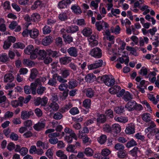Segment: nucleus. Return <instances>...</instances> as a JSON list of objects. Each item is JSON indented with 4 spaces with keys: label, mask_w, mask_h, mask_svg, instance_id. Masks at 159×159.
<instances>
[{
    "label": "nucleus",
    "mask_w": 159,
    "mask_h": 159,
    "mask_svg": "<svg viewBox=\"0 0 159 159\" xmlns=\"http://www.w3.org/2000/svg\"><path fill=\"white\" fill-rule=\"evenodd\" d=\"M67 84L69 89H73L78 86V82L75 79H71L69 80Z\"/></svg>",
    "instance_id": "obj_17"
},
{
    "label": "nucleus",
    "mask_w": 159,
    "mask_h": 159,
    "mask_svg": "<svg viewBox=\"0 0 159 159\" xmlns=\"http://www.w3.org/2000/svg\"><path fill=\"white\" fill-rule=\"evenodd\" d=\"M120 87L118 85H115L113 87L110 88L109 90V93L112 94L117 93L120 90Z\"/></svg>",
    "instance_id": "obj_21"
},
{
    "label": "nucleus",
    "mask_w": 159,
    "mask_h": 159,
    "mask_svg": "<svg viewBox=\"0 0 159 159\" xmlns=\"http://www.w3.org/2000/svg\"><path fill=\"white\" fill-rule=\"evenodd\" d=\"M33 114V112L31 111L28 112L27 111H23L21 112V118L23 120L27 119Z\"/></svg>",
    "instance_id": "obj_13"
},
{
    "label": "nucleus",
    "mask_w": 159,
    "mask_h": 159,
    "mask_svg": "<svg viewBox=\"0 0 159 159\" xmlns=\"http://www.w3.org/2000/svg\"><path fill=\"white\" fill-rule=\"evenodd\" d=\"M96 28L98 31H100L103 28L102 21H97L95 23Z\"/></svg>",
    "instance_id": "obj_54"
},
{
    "label": "nucleus",
    "mask_w": 159,
    "mask_h": 159,
    "mask_svg": "<svg viewBox=\"0 0 159 159\" xmlns=\"http://www.w3.org/2000/svg\"><path fill=\"white\" fill-rule=\"evenodd\" d=\"M91 100L89 99H86L84 100L83 102V105L87 109L90 108Z\"/></svg>",
    "instance_id": "obj_35"
},
{
    "label": "nucleus",
    "mask_w": 159,
    "mask_h": 159,
    "mask_svg": "<svg viewBox=\"0 0 159 159\" xmlns=\"http://www.w3.org/2000/svg\"><path fill=\"white\" fill-rule=\"evenodd\" d=\"M107 120L106 116L104 115L101 114L99 116L97 119V121L101 123H104Z\"/></svg>",
    "instance_id": "obj_38"
},
{
    "label": "nucleus",
    "mask_w": 159,
    "mask_h": 159,
    "mask_svg": "<svg viewBox=\"0 0 159 159\" xmlns=\"http://www.w3.org/2000/svg\"><path fill=\"white\" fill-rule=\"evenodd\" d=\"M43 6V4L42 2L39 0H37L34 2L33 5L31 7V8L33 10H35L39 7H42Z\"/></svg>",
    "instance_id": "obj_26"
},
{
    "label": "nucleus",
    "mask_w": 159,
    "mask_h": 159,
    "mask_svg": "<svg viewBox=\"0 0 159 159\" xmlns=\"http://www.w3.org/2000/svg\"><path fill=\"white\" fill-rule=\"evenodd\" d=\"M45 87L43 86H39L37 88L36 92L39 94H42L45 90Z\"/></svg>",
    "instance_id": "obj_57"
},
{
    "label": "nucleus",
    "mask_w": 159,
    "mask_h": 159,
    "mask_svg": "<svg viewBox=\"0 0 159 159\" xmlns=\"http://www.w3.org/2000/svg\"><path fill=\"white\" fill-rule=\"evenodd\" d=\"M147 69L145 68L144 67H142L139 72V73L142 75H147Z\"/></svg>",
    "instance_id": "obj_64"
},
{
    "label": "nucleus",
    "mask_w": 159,
    "mask_h": 159,
    "mask_svg": "<svg viewBox=\"0 0 159 159\" xmlns=\"http://www.w3.org/2000/svg\"><path fill=\"white\" fill-rule=\"evenodd\" d=\"M62 37L64 38V41L66 43H70L73 41V38L70 35L64 34H63Z\"/></svg>",
    "instance_id": "obj_30"
},
{
    "label": "nucleus",
    "mask_w": 159,
    "mask_h": 159,
    "mask_svg": "<svg viewBox=\"0 0 159 159\" xmlns=\"http://www.w3.org/2000/svg\"><path fill=\"white\" fill-rule=\"evenodd\" d=\"M37 52L38 56H39L42 59H44L47 54V51H45L44 50H38Z\"/></svg>",
    "instance_id": "obj_27"
},
{
    "label": "nucleus",
    "mask_w": 159,
    "mask_h": 159,
    "mask_svg": "<svg viewBox=\"0 0 159 159\" xmlns=\"http://www.w3.org/2000/svg\"><path fill=\"white\" fill-rule=\"evenodd\" d=\"M103 61L102 60H98L95 61V63L88 65V68L89 70L96 69L102 66Z\"/></svg>",
    "instance_id": "obj_5"
},
{
    "label": "nucleus",
    "mask_w": 159,
    "mask_h": 159,
    "mask_svg": "<svg viewBox=\"0 0 159 159\" xmlns=\"http://www.w3.org/2000/svg\"><path fill=\"white\" fill-rule=\"evenodd\" d=\"M125 107L129 111H131L134 110L140 111L142 110L143 107L140 104H138L134 100L129 101L125 105Z\"/></svg>",
    "instance_id": "obj_2"
},
{
    "label": "nucleus",
    "mask_w": 159,
    "mask_h": 159,
    "mask_svg": "<svg viewBox=\"0 0 159 159\" xmlns=\"http://www.w3.org/2000/svg\"><path fill=\"white\" fill-rule=\"evenodd\" d=\"M142 119L146 122H149L151 121L150 114L148 113H144L141 116Z\"/></svg>",
    "instance_id": "obj_31"
},
{
    "label": "nucleus",
    "mask_w": 159,
    "mask_h": 159,
    "mask_svg": "<svg viewBox=\"0 0 159 159\" xmlns=\"http://www.w3.org/2000/svg\"><path fill=\"white\" fill-rule=\"evenodd\" d=\"M8 57L7 54L3 53L0 55V61L6 62L8 60Z\"/></svg>",
    "instance_id": "obj_46"
},
{
    "label": "nucleus",
    "mask_w": 159,
    "mask_h": 159,
    "mask_svg": "<svg viewBox=\"0 0 159 159\" xmlns=\"http://www.w3.org/2000/svg\"><path fill=\"white\" fill-rule=\"evenodd\" d=\"M72 107V105L71 102H69L66 105L64 106L61 107L60 110L61 112L64 113L66 111L69 110Z\"/></svg>",
    "instance_id": "obj_23"
},
{
    "label": "nucleus",
    "mask_w": 159,
    "mask_h": 159,
    "mask_svg": "<svg viewBox=\"0 0 159 159\" xmlns=\"http://www.w3.org/2000/svg\"><path fill=\"white\" fill-rule=\"evenodd\" d=\"M72 61L71 57L65 56L62 57L60 59V62L63 65H66Z\"/></svg>",
    "instance_id": "obj_14"
},
{
    "label": "nucleus",
    "mask_w": 159,
    "mask_h": 159,
    "mask_svg": "<svg viewBox=\"0 0 159 159\" xmlns=\"http://www.w3.org/2000/svg\"><path fill=\"white\" fill-rule=\"evenodd\" d=\"M45 126V123L43 121H42L41 122H39L35 124L33 128L36 130L39 131L43 129Z\"/></svg>",
    "instance_id": "obj_16"
},
{
    "label": "nucleus",
    "mask_w": 159,
    "mask_h": 159,
    "mask_svg": "<svg viewBox=\"0 0 159 159\" xmlns=\"http://www.w3.org/2000/svg\"><path fill=\"white\" fill-rule=\"evenodd\" d=\"M114 111L117 114H121L125 111L124 107L121 106L115 107L114 108Z\"/></svg>",
    "instance_id": "obj_42"
},
{
    "label": "nucleus",
    "mask_w": 159,
    "mask_h": 159,
    "mask_svg": "<svg viewBox=\"0 0 159 159\" xmlns=\"http://www.w3.org/2000/svg\"><path fill=\"white\" fill-rule=\"evenodd\" d=\"M81 33L83 34L85 37H88L92 34V30L91 28L89 27H85Z\"/></svg>",
    "instance_id": "obj_20"
},
{
    "label": "nucleus",
    "mask_w": 159,
    "mask_h": 159,
    "mask_svg": "<svg viewBox=\"0 0 159 159\" xmlns=\"http://www.w3.org/2000/svg\"><path fill=\"white\" fill-rule=\"evenodd\" d=\"M96 79V77L92 73L89 74L86 76L85 80L87 82H90Z\"/></svg>",
    "instance_id": "obj_37"
},
{
    "label": "nucleus",
    "mask_w": 159,
    "mask_h": 159,
    "mask_svg": "<svg viewBox=\"0 0 159 159\" xmlns=\"http://www.w3.org/2000/svg\"><path fill=\"white\" fill-rule=\"evenodd\" d=\"M93 152L92 149L89 148H87L85 149L84 153L87 156H92L93 154Z\"/></svg>",
    "instance_id": "obj_43"
},
{
    "label": "nucleus",
    "mask_w": 159,
    "mask_h": 159,
    "mask_svg": "<svg viewBox=\"0 0 159 159\" xmlns=\"http://www.w3.org/2000/svg\"><path fill=\"white\" fill-rule=\"evenodd\" d=\"M75 145H70L66 148V150L69 152H75ZM76 153L77 152H75Z\"/></svg>",
    "instance_id": "obj_59"
},
{
    "label": "nucleus",
    "mask_w": 159,
    "mask_h": 159,
    "mask_svg": "<svg viewBox=\"0 0 159 159\" xmlns=\"http://www.w3.org/2000/svg\"><path fill=\"white\" fill-rule=\"evenodd\" d=\"M40 83V80L39 79H37L34 82L32 83L30 86L26 85L24 87L25 93L27 94H30L31 91L32 94L34 95L36 94V89L38 85Z\"/></svg>",
    "instance_id": "obj_1"
},
{
    "label": "nucleus",
    "mask_w": 159,
    "mask_h": 159,
    "mask_svg": "<svg viewBox=\"0 0 159 159\" xmlns=\"http://www.w3.org/2000/svg\"><path fill=\"white\" fill-rule=\"evenodd\" d=\"M59 19L61 21L65 20L67 18V16L66 13H61L58 16Z\"/></svg>",
    "instance_id": "obj_58"
},
{
    "label": "nucleus",
    "mask_w": 159,
    "mask_h": 159,
    "mask_svg": "<svg viewBox=\"0 0 159 159\" xmlns=\"http://www.w3.org/2000/svg\"><path fill=\"white\" fill-rule=\"evenodd\" d=\"M34 50L33 46L32 45H30L26 47L24 51L26 54L29 55L33 52Z\"/></svg>",
    "instance_id": "obj_28"
},
{
    "label": "nucleus",
    "mask_w": 159,
    "mask_h": 159,
    "mask_svg": "<svg viewBox=\"0 0 159 159\" xmlns=\"http://www.w3.org/2000/svg\"><path fill=\"white\" fill-rule=\"evenodd\" d=\"M52 77V79L54 80H56V78L57 77V80L61 83H65L67 82V80L63 79L60 75H58L57 73L53 74Z\"/></svg>",
    "instance_id": "obj_25"
},
{
    "label": "nucleus",
    "mask_w": 159,
    "mask_h": 159,
    "mask_svg": "<svg viewBox=\"0 0 159 159\" xmlns=\"http://www.w3.org/2000/svg\"><path fill=\"white\" fill-rule=\"evenodd\" d=\"M148 125L149 126L145 129V132L147 133L149 131H152V133H153V130L156 128H155L156 125L154 122L152 121H151L148 122Z\"/></svg>",
    "instance_id": "obj_11"
},
{
    "label": "nucleus",
    "mask_w": 159,
    "mask_h": 159,
    "mask_svg": "<svg viewBox=\"0 0 159 159\" xmlns=\"http://www.w3.org/2000/svg\"><path fill=\"white\" fill-rule=\"evenodd\" d=\"M25 47V44L21 43L18 42L13 44V47L15 48L23 49Z\"/></svg>",
    "instance_id": "obj_49"
},
{
    "label": "nucleus",
    "mask_w": 159,
    "mask_h": 159,
    "mask_svg": "<svg viewBox=\"0 0 159 159\" xmlns=\"http://www.w3.org/2000/svg\"><path fill=\"white\" fill-rule=\"evenodd\" d=\"M47 55L51 56L53 57H57L58 56V52L57 51H52L51 49L47 50Z\"/></svg>",
    "instance_id": "obj_34"
},
{
    "label": "nucleus",
    "mask_w": 159,
    "mask_h": 159,
    "mask_svg": "<svg viewBox=\"0 0 159 159\" xmlns=\"http://www.w3.org/2000/svg\"><path fill=\"white\" fill-rule=\"evenodd\" d=\"M70 70L66 68H63L60 69V76L63 79L67 78L70 74Z\"/></svg>",
    "instance_id": "obj_6"
},
{
    "label": "nucleus",
    "mask_w": 159,
    "mask_h": 159,
    "mask_svg": "<svg viewBox=\"0 0 159 159\" xmlns=\"http://www.w3.org/2000/svg\"><path fill=\"white\" fill-rule=\"evenodd\" d=\"M43 33L44 34H46L50 33L51 31V28L47 25L44 26L43 30Z\"/></svg>",
    "instance_id": "obj_52"
},
{
    "label": "nucleus",
    "mask_w": 159,
    "mask_h": 159,
    "mask_svg": "<svg viewBox=\"0 0 159 159\" xmlns=\"http://www.w3.org/2000/svg\"><path fill=\"white\" fill-rule=\"evenodd\" d=\"M114 119L118 122L123 123H125L128 121L127 118L124 116L120 117L115 116L114 117Z\"/></svg>",
    "instance_id": "obj_33"
},
{
    "label": "nucleus",
    "mask_w": 159,
    "mask_h": 159,
    "mask_svg": "<svg viewBox=\"0 0 159 159\" xmlns=\"http://www.w3.org/2000/svg\"><path fill=\"white\" fill-rule=\"evenodd\" d=\"M67 52L71 57H76L78 56V49L75 47H70L67 50Z\"/></svg>",
    "instance_id": "obj_7"
},
{
    "label": "nucleus",
    "mask_w": 159,
    "mask_h": 159,
    "mask_svg": "<svg viewBox=\"0 0 159 159\" xmlns=\"http://www.w3.org/2000/svg\"><path fill=\"white\" fill-rule=\"evenodd\" d=\"M137 145V143L136 142L134 139H132L127 143L126 146L127 147L129 148L132 146H136Z\"/></svg>",
    "instance_id": "obj_51"
},
{
    "label": "nucleus",
    "mask_w": 159,
    "mask_h": 159,
    "mask_svg": "<svg viewBox=\"0 0 159 159\" xmlns=\"http://www.w3.org/2000/svg\"><path fill=\"white\" fill-rule=\"evenodd\" d=\"M79 27L76 25H72L67 28L66 30L67 33H73L79 31Z\"/></svg>",
    "instance_id": "obj_19"
},
{
    "label": "nucleus",
    "mask_w": 159,
    "mask_h": 159,
    "mask_svg": "<svg viewBox=\"0 0 159 159\" xmlns=\"http://www.w3.org/2000/svg\"><path fill=\"white\" fill-rule=\"evenodd\" d=\"M132 98L131 95L130 93L128 92H126L124 95L123 99L125 101H129Z\"/></svg>",
    "instance_id": "obj_48"
},
{
    "label": "nucleus",
    "mask_w": 159,
    "mask_h": 159,
    "mask_svg": "<svg viewBox=\"0 0 159 159\" xmlns=\"http://www.w3.org/2000/svg\"><path fill=\"white\" fill-rule=\"evenodd\" d=\"M31 98V96L30 95L27 96L25 98L22 97H19L18 100L19 106L22 107L23 105V103H27L30 101Z\"/></svg>",
    "instance_id": "obj_8"
},
{
    "label": "nucleus",
    "mask_w": 159,
    "mask_h": 159,
    "mask_svg": "<svg viewBox=\"0 0 159 159\" xmlns=\"http://www.w3.org/2000/svg\"><path fill=\"white\" fill-rule=\"evenodd\" d=\"M50 105L52 111H57L59 108V106L58 104L56 102H52Z\"/></svg>",
    "instance_id": "obj_44"
},
{
    "label": "nucleus",
    "mask_w": 159,
    "mask_h": 159,
    "mask_svg": "<svg viewBox=\"0 0 159 159\" xmlns=\"http://www.w3.org/2000/svg\"><path fill=\"white\" fill-rule=\"evenodd\" d=\"M32 21L34 22L38 21L40 18V15L37 13H34L31 16Z\"/></svg>",
    "instance_id": "obj_55"
},
{
    "label": "nucleus",
    "mask_w": 159,
    "mask_h": 159,
    "mask_svg": "<svg viewBox=\"0 0 159 159\" xmlns=\"http://www.w3.org/2000/svg\"><path fill=\"white\" fill-rule=\"evenodd\" d=\"M107 137L106 135L102 134L98 137L97 139L98 142L101 144H104L106 142Z\"/></svg>",
    "instance_id": "obj_32"
},
{
    "label": "nucleus",
    "mask_w": 159,
    "mask_h": 159,
    "mask_svg": "<svg viewBox=\"0 0 159 159\" xmlns=\"http://www.w3.org/2000/svg\"><path fill=\"white\" fill-rule=\"evenodd\" d=\"M71 2V0H62L59 2L58 6L61 9L67 8V6L70 4Z\"/></svg>",
    "instance_id": "obj_9"
},
{
    "label": "nucleus",
    "mask_w": 159,
    "mask_h": 159,
    "mask_svg": "<svg viewBox=\"0 0 159 159\" xmlns=\"http://www.w3.org/2000/svg\"><path fill=\"white\" fill-rule=\"evenodd\" d=\"M134 127V125H129L127 127L125 132L127 134H132L134 133L135 132Z\"/></svg>",
    "instance_id": "obj_22"
},
{
    "label": "nucleus",
    "mask_w": 159,
    "mask_h": 159,
    "mask_svg": "<svg viewBox=\"0 0 159 159\" xmlns=\"http://www.w3.org/2000/svg\"><path fill=\"white\" fill-rule=\"evenodd\" d=\"M127 155V152L125 150L119 151L117 152V156L120 158H124Z\"/></svg>",
    "instance_id": "obj_39"
},
{
    "label": "nucleus",
    "mask_w": 159,
    "mask_h": 159,
    "mask_svg": "<svg viewBox=\"0 0 159 159\" xmlns=\"http://www.w3.org/2000/svg\"><path fill=\"white\" fill-rule=\"evenodd\" d=\"M130 152H131V154H132L133 156L135 157L137 156V153L138 152H140V151L137 147H135Z\"/></svg>",
    "instance_id": "obj_53"
},
{
    "label": "nucleus",
    "mask_w": 159,
    "mask_h": 159,
    "mask_svg": "<svg viewBox=\"0 0 159 159\" xmlns=\"http://www.w3.org/2000/svg\"><path fill=\"white\" fill-rule=\"evenodd\" d=\"M55 41L56 44L57 46L61 47L62 46L63 44V42L62 39L61 37H57Z\"/></svg>",
    "instance_id": "obj_47"
},
{
    "label": "nucleus",
    "mask_w": 159,
    "mask_h": 159,
    "mask_svg": "<svg viewBox=\"0 0 159 159\" xmlns=\"http://www.w3.org/2000/svg\"><path fill=\"white\" fill-rule=\"evenodd\" d=\"M86 96L88 98H91L94 96L95 91L91 88H88L84 89Z\"/></svg>",
    "instance_id": "obj_12"
},
{
    "label": "nucleus",
    "mask_w": 159,
    "mask_h": 159,
    "mask_svg": "<svg viewBox=\"0 0 159 159\" xmlns=\"http://www.w3.org/2000/svg\"><path fill=\"white\" fill-rule=\"evenodd\" d=\"M121 130L120 126L118 124H114L112 125V131L116 134L119 133Z\"/></svg>",
    "instance_id": "obj_36"
},
{
    "label": "nucleus",
    "mask_w": 159,
    "mask_h": 159,
    "mask_svg": "<svg viewBox=\"0 0 159 159\" xmlns=\"http://www.w3.org/2000/svg\"><path fill=\"white\" fill-rule=\"evenodd\" d=\"M89 54L95 58H100L102 56V50L99 48H95L90 51Z\"/></svg>",
    "instance_id": "obj_4"
},
{
    "label": "nucleus",
    "mask_w": 159,
    "mask_h": 159,
    "mask_svg": "<svg viewBox=\"0 0 159 159\" xmlns=\"http://www.w3.org/2000/svg\"><path fill=\"white\" fill-rule=\"evenodd\" d=\"M39 34V30L37 29H34L30 30V37L33 39L36 38Z\"/></svg>",
    "instance_id": "obj_24"
},
{
    "label": "nucleus",
    "mask_w": 159,
    "mask_h": 159,
    "mask_svg": "<svg viewBox=\"0 0 159 159\" xmlns=\"http://www.w3.org/2000/svg\"><path fill=\"white\" fill-rule=\"evenodd\" d=\"M125 146L122 144L120 143H116L114 146V148L116 150L119 151L124 150L125 149Z\"/></svg>",
    "instance_id": "obj_40"
},
{
    "label": "nucleus",
    "mask_w": 159,
    "mask_h": 159,
    "mask_svg": "<svg viewBox=\"0 0 159 159\" xmlns=\"http://www.w3.org/2000/svg\"><path fill=\"white\" fill-rule=\"evenodd\" d=\"M14 76L12 74H7L4 77V81L5 83L11 82L14 80Z\"/></svg>",
    "instance_id": "obj_15"
},
{
    "label": "nucleus",
    "mask_w": 159,
    "mask_h": 159,
    "mask_svg": "<svg viewBox=\"0 0 159 159\" xmlns=\"http://www.w3.org/2000/svg\"><path fill=\"white\" fill-rule=\"evenodd\" d=\"M45 154L49 159H53V153L50 149L47 150Z\"/></svg>",
    "instance_id": "obj_56"
},
{
    "label": "nucleus",
    "mask_w": 159,
    "mask_h": 159,
    "mask_svg": "<svg viewBox=\"0 0 159 159\" xmlns=\"http://www.w3.org/2000/svg\"><path fill=\"white\" fill-rule=\"evenodd\" d=\"M53 40V39L52 36H47L43 39L42 43L44 46H47L50 44Z\"/></svg>",
    "instance_id": "obj_18"
},
{
    "label": "nucleus",
    "mask_w": 159,
    "mask_h": 159,
    "mask_svg": "<svg viewBox=\"0 0 159 159\" xmlns=\"http://www.w3.org/2000/svg\"><path fill=\"white\" fill-rule=\"evenodd\" d=\"M38 74V71L36 69L34 68L31 70L30 78L32 79H34Z\"/></svg>",
    "instance_id": "obj_41"
},
{
    "label": "nucleus",
    "mask_w": 159,
    "mask_h": 159,
    "mask_svg": "<svg viewBox=\"0 0 159 159\" xmlns=\"http://www.w3.org/2000/svg\"><path fill=\"white\" fill-rule=\"evenodd\" d=\"M71 9L76 14H79L81 13L82 11L80 7L77 6H73L71 7Z\"/></svg>",
    "instance_id": "obj_45"
},
{
    "label": "nucleus",
    "mask_w": 159,
    "mask_h": 159,
    "mask_svg": "<svg viewBox=\"0 0 159 159\" xmlns=\"http://www.w3.org/2000/svg\"><path fill=\"white\" fill-rule=\"evenodd\" d=\"M97 80L100 83L103 82L105 84L108 86H113L115 84L114 79H110L107 75H103L102 76H99L97 78Z\"/></svg>",
    "instance_id": "obj_3"
},
{
    "label": "nucleus",
    "mask_w": 159,
    "mask_h": 159,
    "mask_svg": "<svg viewBox=\"0 0 159 159\" xmlns=\"http://www.w3.org/2000/svg\"><path fill=\"white\" fill-rule=\"evenodd\" d=\"M60 112H57L55 113L53 116V118L56 120H60L62 118L63 116Z\"/></svg>",
    "instance_id": "obj_50"
},
{
    "label": "nucleus",
    "mask_w": 159,
    "mask_h": 159,
    "mask_svg": "<svg viewBox=\"0 0 159 159\" xmlns=\"http://www.w3.org/2000/svg\"><path fill=\"white\" fill-rule=\"evenodd\" d=\"M68 84L63 83L60 84L59 86V89L61 91H64L65 89L68 88Z\"/></svg>",
    "instance_id": "obj_62"
},
{
    "label": "nucleus",
    "mask_w": 159,
    "mask_h": 159,
    "mask_svg": "<svg viewBox=\"0 0 159 159\" xmlns=\"http://www.w3.org/2000/svg\"><path fill=\"white\" fill-rule=\"evenodd\" d=\"M9 27L11 30H13L15 29L16 27L15 31V32H19L21 30V27L20 25H18V23L16 21H13L11 22L9 25Z\"/></svg>",
    "instance_id": "obj_10"
},
{
    "label": "nucleus",
    "mask_w": 159,
    "mask_h": 159,
    "mask_svg": "<svg viewBox=\"0 0 159 159\" xmlns=\"http://www.w3.org/2000/svg\"><path fill=\"white\" fill-rule=\"evenodd\" d=\"M70 113L72 115H75L79 113L78 108L76 107H73L70 111Z\"/></svg>",
    "instance_id": "obj_63"
},
{
    "label": "nucleus",
    "mask_w": 159,
    "mask_h": 159,
    "mask_svg": "<svg viewBox=\"0 0 159 159\" xmlns=\"http://www.w3.org/2000/svg\"><path fill=\"white\" fill-rule=\"evenodd\" d=\"M56 153L58 157H60V159H67V156L64 154V152L61 150L57 151Z\"/></svg>",
    "instance_id": "obj_29"
},
{
    "label": "nucleus",
    "mask_w": 159,
    "mask_h": 159,
    "mask_svg": "<svg viewBox=\"0 0 159 159\" xmlns=\"http://www.w3.org/2000/svg\"><path fill=\"white\" fill-rule=\"evenodd\" d=\"M28 152V149L25 147L22 148L20 151V153L23 156L26 155Z\"/></svg>",
    "instance_id": "obj_61"
},
{
    "label": "nucleus",
    "mask_w": 159,
    "mask_h": 159,
    "mask_svg": "<svg viewBox=\"0 0 159 159\" xmlns=\"http://www.w3.org/2000/svg\"><path fill=\"white\" fill-rule=\"evenodd\" d=\"M10 138L12 140L17 141L19 137L17 134L14 132H12L10 135Z\"/></svg>",
    "instance_id": "obj_60"
}]
</instances>
